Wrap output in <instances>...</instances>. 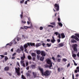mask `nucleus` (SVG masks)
<instances>
[{"instance_id":"nucleus-1","label":"nucleus","mask_w":79,"mask_h":79,"mask_svg":"<svg viewBox=\"0 0 79 79\" xmlns=\"http://www.w3.org/2000/svg\"><path fill=\"white\" fill-rule=\"evenodd\" d=\"M50 75V71L49 70H46L44 72L42 76H44L45 77H47Z\"/></svg>"},{"instance_id":"nucleus-2","label":"nucleus","mask_w":79,"mask_h":79,"mask_svg":"<svg viewBox=\"0 0 79 79\" xmlns=\"http://www.w3.org/2000/svg\"><path fill=\"white\" fill-rule=\"evenodd\" d=\"M75 35L74 36V35H73L71 36V38L72 39H74L75 40H77V41H79V34L78 33H76L75 34ZM78 37V38L77 37Z\"/></svg>"},{"instance_id":"nucleus-3","label":"nucleus","mask_w":79,"mask_h":79,"mask_svg":"<svg viewBox=\"0 0 79 79\" xmlns=\"http://www.w3.org/2000/svg\"><path fill=\"white\" fill-rule=\"evenodd\" d=\"M46 61L47 64H49V68L52 67V64H53V62H52V61H51V60H50V59H48L47 60H46Z\"/></svg>"},{"instance_id":"nucleus-4","label":"nucleus","mask_w":79,"mask_h":79,"mask_svg":"<svg viewBox=\"0 0 79 79\" xmlns=\"http://www.w3.org/2000/svg\"><path fill=\"white\" fill-rule=\"evenodd\" d=\"M15 69L16 70V73H17V75L18 76H21V73H20V68H18V69L17 68H15Z\"/></svg>"},{"instance_id":"nucleus-5","label":"nucleus","mask_w":79,"mask_h":79,"mask_svg":"<svg viewBox=\"0 0 79 79\" xmlns=\"http://www.w3.org/2000/svg\"><path fill=\"white\" fill-rule=\"evenodd\" d=\"M77 44L73 45L72 48H73L74 51L75 52H77Z\"/></svg>"},{"instance_id":"nucleus-6","label":"nucleus","mask_w":79,"mask_h":79,"mask_svg":"<svg viewBox=\"0 0 79 79\" xmlns=\"http://www.w3.org/2000/svg\"><path fill=\"white\" fill-rule=\"evenodd\" d=\"M54 6V8H55L56 10L57 11H59L60 8L59 4H55Z\"/></svg>"},{"instance_id":"nucleus-7","label":"nucleus","mask_w":79,"mask_h":79,"mask_svg":"<svg viewBox=\"0 0 79 79\" xmlns=\"http://www.w3.org/2000/svg\"><path fill=\"white\" fill-rule=\"evenodd\" d=\"M64 42H63V43H60L58 45V47H63V46H64Z\"/></svg>"},{"instance_id":"nucleus-8","label":"nucleus","mask_w":79,"mask_h":79,"mask_svg":"<svg viewBox=\"0 0 79 79\" xmlns=\"http://www.w3.org/2000/svg\"><path fill=\"white\" fill-rule=\"evenodd\" d=\"M41 55L42 56H46V53L44 51H42L41 52Z\"/></svg>"},{"instance_id":"nucleus-9","label":"nucleus","mask_w":79,"mask_h":79,"mask_svg":"<svg viewBox=\"0 0 79 79\" xmlns=\"http://www.w3.org/2000/svg\"><path fill=\"white\" fill-rule=\"evenodd\" d=\"M27 44L28 45V46H30V45L31 46H34V47H35V43H27Z\"/></svg>"},{"instance_id":"nucleus-10","label":"nucleus","mask_w":79,"mask_h":79,"mask_svg":"<svg viewBox=\"0 0 79 79\" xmlns=\"http://www.w3.org/2000/svg\"><path fill=\"white\" fill-rule=\"evenodd\" d=\"M39 69L40 71H41L42 75H43V74H44V70H43V69L41 68L40 67H39Z\"/></svg>"},{"instance_id":"nucleus-11","label":"nucleus","mask_w":79,"mask_h":79,"mask_svg":"<svg viewBox=\"0 0 79 79\" xmlns=\"http://www.w3.org/2000/svg\"><path fill=\"white\" fill-rule=\"evenodd\" d=\"M52 39L51 40V42H52V43H54L55 41H56V40H55V38L53 36L52 37Z\"/></svg>"},{"instance_id":"nucleus-12","label":"nucleus","mask_w":79,"mask_h":79,"mask_svg":"<svg viewBox=\"0 0 79 79\" xmlns=\"http://www.w3.org/2000/svg\"><path fill=\"white\" fill-rule=\"evenodd\" d=\"M41 45H42V43H40L37 44L35 45V46L36 47H38L41 46Z\"/></svg>"},{"instance_id":"nucleus-13","label":"nucleus","mask_w":79,"mask_h":79,"mask_svg":"<svg viewBox=\"0 0 79 79\" xmlns=\"http://www.w3.org/2000/svg\"><path fill=\"white\" fill-rule=\"evenodd\" d=\"M61 36L62 39H64V38H65V35H64V33H61Z\"/></svg>"},{"instance_id":"nucleus-14","label":"nucleus","mask_w":79,"mask_h":79,"mask_svg":"<svg viewBox=\"0 0 79 79\" xmlns=\"http://www.w3.org/2000/svg\"><path fill=\"white\" fill-rule=\"evenodd\" d=\"M9 67L8 66H6L4 68L5 71H9Z\"/></svg>"},{"instance_id":"nucleus-15","label":"nucleus","mask_w":79,"mask_h":79,"mask_svg":"<svg viewBox=\"0 0 79 79\" xmlns=\"http://www.w3.org/2000/svg\"><path fill=\"white\" fill-rule=\"evenodd\" d=\"M30 68H31L32 69H35L36 68V67L34 65H32L30 66Z\"/></svg>"},{"instance_id":"nucleus-16","label":"nucleus","mask_w":79,"mask_h":79,"mask_svg":"<svg viewBox=\"0 0 79 79\" xmlns=\"http://www.w3.org/2000/svg\"><path fill=\"white\" fill-rule=\"evenodd\" d=\"M23 47L24 48H26L28 47V44H25L24 45H23Z\"/></svg>"},{"instance_id":"nucleus-17","label":"nucleus","mask_w":79,"mask_h":79,"mask_svg":"<svg viewBox=\"0 0 79 79\" xmlns=\"http://www.w3.org/2000/svg\"><path fill=\"white\" fill-rule=\"evenodd\" d=\"M21 50L19 49V48H18L17 49L16 52L18 53H21Z\"/></svg>"},{"instance_id":"nucleus-18","label":"nucleus","mask_w":79,"mask_h":79,"mask_svg":"<svg viewBox=\"0 0 79 79\" xmlns=\"http://www.w3.org/2000/svg\"><path fill=\"white\" fill-rule=\"evenodd\" d=\"M21 58L22 60H24V58H26L25 55H24V54H23V56L21 57Z\"/></svg>"},{"instance_id":"nucleus-19","label":"nucleus","mask_w":79,"mask_h":79,"mask_svg":"<svg viewBox=\"0 0 79 79\" xmlns=\"http://www.w3.org/2000/svg\"><path fill=\"white\" fill-rule=\"evenodd\" d=\"M44 57L42 56L41 57H40V61H44Z\"/></svg>"},{"instance_id":"nucleus-20","label":"nucleus","mask_w":79,"mask_h":79,"mask_svg":"<svg viewBox=\"0 0 79 79\" xmlns=\"http://www.w3.org/2000/svg\"><path fill=\"white\" fill-rule=\"evenodd\" d=\"M20 49L22 51H24V47L23 46H21L20 47Z\"/></svg>"},{"instance_id":"nucleus-21","label":"nucleus","mask_w":79,"mask_h":79,"mask_svg":"<svg viewBox=\"0 0 79 79\" xmlns=\"http://www.w3.org/2000/svg\"><path fill=\"white\" fill-rule=\"evenodd\" d=\"M33 74L34 76V77L35 78L36 77V76H37V73H36L33 72Z\"/></svg>"},{"instance_id":"nucleus-22","label":"nucleus","mask_w":79,"mask_h":79,"mask_svg":"<svg viewBox=\"0 0 79 79\" xmlns=\"http://www.w3.org/2000/svg\"><path fill=\"white\" fill-rule=\"evenodd\" d=\"M26 75L27 77H31V74L29 73H26Z\"/></svg>"},{"instance_id":"nucleus-23","label":"nucleus","mask_w":79,"mask_h":79,"mask_svg":"<svg viewBox=\"0 0 79 79\" xmlns=\"http://www.w3.org/2000/svg\"><path fill=\"white\" fill-rule=\"evenodd\" d=\"M27 58L28 60H32V57L31 56L28 55L27 56Z\"/></svg>"},{"instance_id":"nucleus-24","label":"nucleus","mask_w":79,"mask_h":79,"mask_svg":"<svg viewBox=\"0 0 79 79\" xmlns=\"http://www.w3.org/2000/svg\"><path fill=\"white\" fill-rule=\"evenodd\" d=\"M58 24L59 26H60L61 27L63 26V24L61 22L58 23Z\"/></svg>"},{"instance_id":"nucleus-25","label":"nucleus","mask_w":79,"mask_h":79,"mask_svg":"<svg viewBox=\"0 0 79 79\" xmlns=\"http://www.w3.org/2000/svg\"><path fill=\"white\" fill-rule=\"evenodd\" d=\"M50 24H52V25H53V26H56V23L55 22L50 23Z\"/></svg>"},{"instance_id":"nucleus-26","label":"nucleus","mask_w":79,"mask_h":79,"mask_svg":"<svg viewBox=\"0 0 79 79\" xmlns=\"http://www.w3.org/2000/svg\"><path fill=\"white\" fill-rule=\"evenodd\" d=\"M31 56H36V54H35V53H31Z\"/></svg>"},{"instance_id":"nucleus-27","label":"nucleus","mask_w":79,"mask_h":79,"mask_svg":"<svg viewBox=\"0 0 79 79\" xmlns=\"http://www.w3.org/2000/svg\"><path fill=\"white\" fill-rule=\"evenodd\" d=\"M40 53H41V52H40V51L38 50L36 51V53L38 55H39V54H40Z\"/></svg>"},{"instance_id":"nucleus-28","label":"nucleus","mask_w":79,"mask_h":79,"mask_svg":"<svg viewBox=\"0 0 79 79\" xmlns=\"http://www.w3.org/2000/svg\"><path fill=\"white\" fill-rule=\"evenodd\" d=\"M12 43L14 44H17V42H16L15 40H14L12 42Z\"/></svg>"},{"instance_id":"nucleus-29","label":"nucleus","mask_w":79,"mask_h":79,"mask_svg":"<svg viewBox=\"0 0 79 79\" xmlns=\"http://www.w3.org/2000/svg\"><path fill=\"white\" fill-rule=\"evenodd\" d=\"M22 78L23 79H26V77L23 75H22Z\"/></svg>"},{"instance_id":"nucleus-30","label":"nucleus","mask_w":79,"mask_h":79,"mask_svg":"<svg viewBox=\"0 0 79 79\" xmlns=\"http://www.w3.org/2000/svg\"><path fill=\"white\" fill-rule=\"evenodd\" d=\"M72 56L73 58H75V57H76V54H73Z\"/></svg>"},{"instance_id":"nucleus-31","label":"nucleus","mask_w":79,"mask_h":79,"mask_svg":"<svg viewBox=\"0 0 79 79\" xmlns=\"http://www.w3.org/2000/svg\"><path fill=\"white\" fill-rule=\"evenodd\" d=\"M62 61H64V62H66L67 61V59L66 58H64L62 60Z\"/></svg>"},{"instance_id":"nucleus-32","label":"nucleus","mask_w":79,"mask_h":79,"mask_svg":"<svg viewBox=\"0 0 79 79\" xmlns=\"http://www.w3.org/2000/svg\"><path fill=\"white\" fill-rule=\"evenodd\" d=\"M73 61L74 63L75 66H77V64L76 63V62H75V61L74 60H73Z\"/></svg>"},{"instance_id":"nucleus-33","label":"nucleus","mask_w":79,"mask_h":79,"mask_svg":"<svg viewBox=\"0 0 79 79\" xmlns=\"http://www.w3.org/2000/svg\"><path fill=\"white\" fill-rule=\"evenodd\" d=\"M50 66V65H46L45 66V68H50V69H51V68L52 67H49V66Z\"/></svg>"},{"instance_id":"nucleus-34","label":"nucleus","mask_w":79,"mask_h":79,"mask_svg":"<svg viewBox=\"0 0 79 79\" xmlns=\"http://www.w3.org/2000/svg\"><path fill=\"white\" fill-rule=\"evenodd\" d=\"M24 52H26V53H28V52H27V49L26 48H24Z\"/></svg>"},{"instance_id":"nucleus-35","label":"nucleus","mask_w":79,"mask_h":79,"mask_svg":"<svg viewBox=\"0 0 79 79\" xmlns=\"http://www.w3.org/2000/svg\"><path fill=\"white\" fill-rule=\"evenodd\" d=\"M24 2V0H22L20 1V3H23Z\"/></svg>"},{"instance_id":"nucleus-36","label":"nucleus","mask_w":79,"mask_h":79,"mask_svg":"<svg viewBox=\"0 0 79 79\" xmlns=\"http://www.w3.org/2000/svg\"><path fill=\"white\" fill-rule=\"evenodd\" d=\"M47 46H48V47H49L51 46V44L48 43L47 44Z\"/></svg>"},{"instance_id":"nucleus-37","label":"nucleus","mask_w":79,"mask_h":79,"mask_svg":"<svg viewBox=\"0 0 79 79\" xmlns=\"http://www.w3.org/2000/svg\"><path fill=\"white\" fill-rule=\"evenodd\" d=\"M33 27V26H32V24H31V26L28 27V28H32V27Z\"/></svg>"},{"instance_id":"nucleus-38","label":"nucleus","mask_w":79,"mask_h":79,"mask_svg":"<svg viewBox=\"0 0 79 79\" xmlns=\"http://www.w3.org/2000/svg\"><path fill=\"white\" fill-rule=\"evenodd\" d=\"M5 61H6V60H8V58L7 57V56H5Z\"/></svg>"},{"instance_id":"nucleus-39","label":"nucleus","mask_w":79,"mask_h":79,"mask_svg":"<svg viewBox=\"0 0 79 79\" xmlns=\"http://www.w3.org/2000/svg\"><path fill=\"white\" fill-rule=\"evenodd\" d=\"M40 56L39 55H38L37 56V58L39 60V58H40Z\"/></svg>"},{"instance_id":"nucleus-40","label":"nucleus","mask_w":79,"mask_h":79,"mask_svg":"<svg viewBox=\"0 0 79 79\" xmlns=\"http://www.w3.org/2000/svg\"><path fill=\"white\" fill-rule=\"evenodd\" d=\"M21 23H23V24H26V21H24L23 20L21 21Z\"/></svg>"},{"instance_id":"nucleus-41","label":"nucleus","mask_w":79,"mask_h":79,"mask_svg":"<svg viewBox=\"0 0 79 79\" xmlns=\"http://www.w3.org/2000/svg\"><path fill=\"white\" fill-rule=\"evenodd\" d=\"M72 42L73 43H74V42H76V40H73L72 41Z\"/></svg>"},{"instance_id":"nucleus-42","label":"nucleus","mask_w":79,"mask_h":79,"mask_svg":"<svg viewBox=\"0 0 79 79\" xmlns=\"http://www.w3.org/2000/svg\"><path fill=\"white\" fill-rule=\"evenodd\" d=\"M44 28H43V27H40V30H42Z\"/></svg>"},{"instance_id":"nucleus-43","label":"nucleus","mask_w":79,"mask_h":79,"mask_svg":"<svg viewBox=\"0 0 79 79\" xmlns=\"http://www.w3.org/2000/svg\"><path fill=\"white\" fill-rule=\"evenodd\" d=\"M28 19L29 22H31V18H30V17H28Z\"/></svg>"},{"instance_id":"nucleus-44","label":"nucleus","mask_w":79,"mask_h":79,"mask_svg":"<svg viewBox=\"0 0 79 79\" xmlns=\"http://www.w3.org/2000/svg\"><path fill=\"white\" fill-rule=\"evenodd\" d=\"M52 59L53 60L55 61V58L54 57H52Z\"/></svg>"},{"instance_id":"nucleus-45","label":"nucleus","mask_w":79,"mask_h":79,"mask_svg":"<svg viewBox=\"0 0 79 79\" xmlns=\"http://www.w3.org/2000/svg\"><path fill=\"white\" fill-rule=\"evenodd\" d=\"M58 37H59V39H61V35H60V33H59Z\"/></svg>"},{"instance_id":"nucleus-46","label":"nucleus","mask_w":79,"mask_h":79,"mask_svg":"<svg viewBox=\"0 0 79 79\" xmlns=\"http://www.w3.org/2000/svg\"><path fill=\"white\" fill-rule=\"evenodd\" d=\"M24 29H27V28H29V27H27V26H24Z\"/></svg>"},{"instance_id":"nucleus-47","label":"nucleus","mask_w":79,"mask_h":79,"mask_svg":"<svg viewBox=\"0 0 79 79\" xmlns=\"http://www.w3.org/2000/svg\"><path fill=\"white\" fill-rule=\"evenodd\" d=\"M0 56L2 57V58H1V59H2V58H4V56L3 55H0Z\"/></svg>"},{"instance_id":"nucleus-48","label":"nucleus","mask_w":79,"mask_h":79,"mask_svg":"<svg viewBox=\"0 0 79 79\" xmlns=\"http://www.w3.org/2000/svg\"><path fill=\"white\" fill-rule=\"evenodd\" d=\"M55 34H56V35H58V33L57 32H55L54 33Z\"/></svg>"},{"instance_id":"nucleus-49","label":"nucleus","mask_w":79,"mask_h":79,"mask_svg":"<svg viewBox=\"0 0 79 79\" xmlns=\"http://www.w3.org/2000/svg\"><path fill=\"white\" fill-rule=\"evenodd\" d=\"M58 43H60V39H58L57 40Z\"/></svg>"},{"instance_id":"nucleus-50","label":"nucleus","mask_w":79,"mask_h":79,"mask_svg":"<svg viewBox=\"0 0 79 79\" xmlns=\"http://www.w3.org/2000/svg\"><path fill=\"white\" fill-rule=\"evenodd\" d=\"M21 40V38H18L17 39V40L18 41H19V40Z\"/></svg>"},{"instance_id":"nucleus-51","label":"nucleus","mask_w":79,"mask_h":79,"mask_svg":"<svg viewBox=\"0 0 79 79\" xmlns=\"http://www.w3.org/2000/svg\"><path fill=\"white\" fill-rule=\"evenodd\" d=\"M17 64L19 66H20V65H19V63L18 62H17Z\"/></svg>"},{"instance_id":"nucleus-52","label":"nucleus","mask_w":79,"mask_h":79,"mask_svg":"<svg viewBox=\"0 0 79 79\" xmlns=\"http://www.w3.org/2000/svg\"><path fill=\"white\" fill-rule=\"evenodd\" d=\"M16 55V53H14L12 55V56H15V55Z\"/></svg>"},{"instance_id":"nucleus-53","label":"nucleus","mask_w":79,"mask_h":79,"mask_svg":"<svg viewBox=\"0 0 79 79\" xmlns=\"http://www.w3.org/2000/svg\"><path fill=\"white\" fill-rule=\"evenodd\" d=\"M32 60L33 61H35V58L34 57H33L32 58Z\"/></svg>"},{"instance_id":"nucleus-54","label":"nucleus","mask_w":79,"mask_h":79,"mask_svg":"<svg viewBox=\"0 0 79 79\" xmlns=\"http://www.w3.org/2000/svg\"><path fill=\"white\" fill-rule=\"evenodd\" d=\"M57 20H58V21H59V22H60V21L61 19H60V18H58L57 19Z\"/></svg>"},{"instance_id":"nucleus-55","label":"nucleus","mask_w":79,"mask_h":79,"mask_svg":"<svg viewBox=\"0 0 79 79\" xmlns=\"http://www.w3.org/2000/svg\"><path fill=\"white\" fill-rule=\"evenodd\" d=\"M21 64H23L24 63V60H21Z\"/></svg>"},{"instance_id":"nucleus-56","label":"nucleus","mask_w":79,"mask_h":79,"mask_svg":"<svg viewBox=\"0 0 79 79\" xmlns=\"http://www.w3.org/2000/svg\"><path fill=\"white\" fill-rule=\"evenodd\" d=\"M60 60H61V59H58L57 60V62H60Z\"/></svg>"},{"instance_id":"nucleus-57","label":"nucleus","mask_w":79,"mask_h":79,"mask_svg":"<svg viewBox=\"0 0 79 79\" xmlns=\"http://www.w3.org/2000/svg\"><path fill=\"white\" fill-rule=\"evenodd\" d=\"M70 66V64L69 63L67 65V68L69 67Z\"/></svg>"},{"instance_id":"nucleus-58","label":"nucleus","mask_w":79,"mask_h":79,"mask_svg":"<svg viewBox=\"0 0 79 79\" xmlns=\"http://www.w3.org/2000/svg\"><path fill=\"white\" fill-rule=\"evenodd\" d=\"M57 70H58V72H60V68H58V69H57Z\"/></svg>"},{"instance_id":"nucleus-59","label":"nucleus","mask_w":79,"mask_h":79,"mask_svg":"<svg viewBox=\"0 0 79 79\" xmlns=\"http://www.w3.org/2000/svg\"><path fill=\"white\" fill-rule=\"evenodd\" d=\"M7 45H9V46H11V45L9 44V43H8L6 44V46H7Z\"/></svg>"},{"instance_id":"nucleus-60","label":"nucleus","mask_w":79,"mask_h":79,"mask_svg":"<svg viewBox=\"0 0 79 79\" xmlns=\"http://www.w3.org/2000/svg\"><path fill=\"white\" fill-rule=\"evenodd\" d=\"M42 45H43V47H45V43H43L42 44Z\"/></svg>"},{"instance_id":"nucleus-61","label":"nucleus","mask_w":79,"mask_h":79,"mask_svg":"<svg viewBox=\"0 0 79 79\" xmlns=\"http://www.w3.org/2000/svg\"><path fill=\"white\" fill-rule=\"evenodd\" d=\"M23 15H20V17L21 18V19H22V18H23Z\"/></svg>"},{"instance_id":"nucleus-62","label":"nucleus","mask_w":79,"mask_h":79,"mask_svg":"<svg viewBox=\"0 0 79 79\" xmlns=\"http://www.w3.org/2000/svg\"><path fill=\"white\" fill-rule=\"evenodd\" d=\"M77 72H78V70H76L75 71V73H77Z\"/></svg>"},{"instance_id":"nucleus-63","label":"nucleus","mask_w":79,"mask_h":79,"mask_svg":"<svg viewBox=\"0 0 79 79\" xmlns=\"http://www.w3.org/2000/svg\"><path fill=\"white\" fill-rule=\"evenodd\" d=\"M29 64L28 63V62H27L26 63V66H28V65Z\"/></svg>"},{"instance_id":"nucleus-64","label":"nucleus","mask_w":79,"mask_h":79,"mask_svg":"<svg viewBox=\"0 0 79 79\" xmlns=\"http://www.w3.org/2000/svg\"><path fill=\"white\" fill-rule=\"evenodd\" d=\"M77 56L78 57H79V52H78L77 54Z\"/></svg>"}]
</instances>
